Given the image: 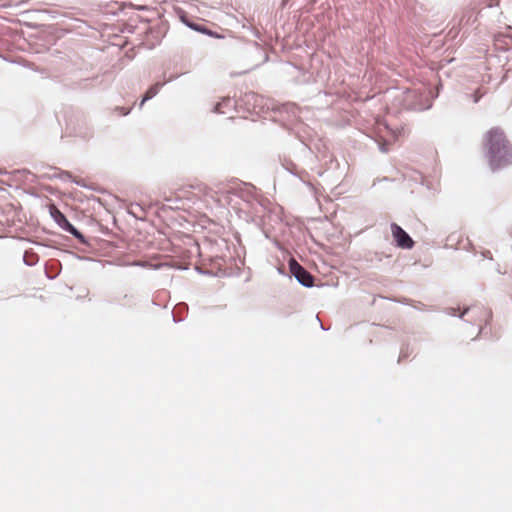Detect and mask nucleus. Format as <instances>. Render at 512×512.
<instances>
[{
    "label": "nucleus",
    "instance_id": "nucleus-1",
    "mask_svg": "<svg viewBox=\"0 0 512 512\" xmlns=\"http://www.w3.org/2000/svg\"><path fill=\"white\" fill-rule=\"evenodd\" d=\"M484 147L485 156L493 172L512 164V150L501 128L494 127L486 133Z\"/></svg>",
    "mask_w": 512,
    "mask_h": 512
},
{
    "label": "nucleus",
    "instance_id": "nucleus-2",
    "mask_svg": "<svg viewBox=\"0 0 512 512\" xmlns=\"http://www.w3.org/2000/svg\"><path fill=\"white\" fill-rule=\"evenodd\" d=\"M49 213L56 224L65 232L73 235L80 243L89 245L88 239L80 232L55 205L49 207Z\"/></svg>",
    "mask_w": 512,
    "mask_h": 512
},
{
    "label": "nucleus",
    "instance_id": "nucleus-3",
    "mask_svg": "<svg viewBox=\"0 0 512 512\" xmlns=\"http://www.w3.org/2000/svg\"><path fill=\"white\" fill-rule=\"evenodd\" d=\"M288 266L289 278L294 277L300 285L306 288H311L315 285L313 275L306 268L300 265L294 257H290Z\"/></svg>",
    "mask_w": 512,
    "mask_h": 512
},
{
    "label": "nucleus",
    "instance_id": "nucleus-4",
    "mask_svg": "<svg viewBox=\"0 0 512 512\" xmlns=\"http://www.w3.org/2000/svg\"><path fill=\"white\" fill-rule=\"evenodd\" d=\"M458 309L453 307H447L443 310V312L446 315L452 316V317H458L462 320H464V317L469 314H473L471 318L465 320V322L470 323L472 325H476L479 321L478 316H482L484 314H487L490 317V313L484 310L483 308L477 307V306H468L465 307L460 313L457 312Z\"/></svg>",
    "mask_w": 512,
    "mask_h": 512
},
{
    "label": "nucleus",
    "instance_id": "nucleus-5",
    "mask_svg": "<svg viewBox=\"0 0 512 512\" xmlns=\"http://www.w3.org/2000/svg\"><path fill=\"white\" fill-rule=\"evenodd\" d=\"M392 237L397 247L401 249H412L415 245L414 240L411 236L397 223H391L390 225Z\"/></svg>",
    "mask_w": 512,
    "mask_h": 512
},
{
    "label": "nucleus",
    "instance_id": "nucleus-6",
    "mask_svg": "<svg viewBox=\"0 0 512 512\" xmlns=\"http://www.w3.org/2000/svg\"><path fill=\"white\" fill-rule=\"evenodd\" d=\"M181 22L188 28L193 31L199 32L201 34L208 33V27L205 24L199 23L193 19H191L186 13L182 12L180 14Z\"/></svg>",
    "mask_w": 512,
    "mask_h": 512
},
{
    "label": "nucleus",
    "instance_id": "nucleus-7",
    "mask_svg": "<svg viewBox=\"0 0 512 512\" xmlns=\"http://www.w3.org/2000/svg\"><path fill=\"white\" fill-rule=\"evenodd\" d=\"M166 84V82H156L155 84L151 85L148 90L146 91V93L144 94V96L142 97L140 103H139V108L141 109L143 107V105L145 104V102H147L148 100L152 99L153 97H155L160 89Z\"/></svg>",
    "mask_w": 512,
    "mask_h": 512
},
{
    "label": "nucleus",
    "instance_id": "nucleus-8",
    "mask_svg": "<svg viewBox=\"0 0 512 512\" xmlns=\"http://www.w3.org/2000/svg\"><path fill=\"white\" fill-rule=\"evenodd\" d=\"M53 169L55 170V172L51 175H48L47 176L48 179H56L57 178L63 182L72 181L79 186H83L79 181L73 179L72 174L69 171L60 170L58 168H53Z\"/></svg>",
    "mask_w": 512,
    "mask_h": 512
},
{
    "label": "nucleus",
    "instance_id": "nucleus-9",
    "mask_svg": "<svg viewBox=\"0 0 512 512\" xmlns=\"http://www.w3.org/2000/svg\"><path fill=\"white\" fill-rule=\"evenodd\" d=\"M61 270V264L59 261L52 260L45 266L46 277L50 280L55 279Z\"/></svg>",
    "mask_w": 512,
    "mask_h": 512
},
{
    "label": "nucleus",
    "instance_id": "nucleus-10",
    "mask_svg": "<svg viewBox=\"0 0 512 512\" xmlns=\"http://www.w3.org/2000/svg\"><path fill=\"white\" fill-rule=\"evenodd\" d=\"M39 261V256L32 250H26L23 255V262L29 267L35 266Z\"/></svg>",
    "mask_w": 512,
    "mask_h": 512
},
{
    "label": "nucleus",
    "instance_id": "nucleus-11",
    "mask_svg": "<svg viewBox=\"0 0 512 512\" xmlns=\"http://www.w3.org/2000/svg\"><path fill=\"white\" fill-rule=\"evenodd\" d=\"M408 107L410 110L414 111H425L429 110L432 107V101L426 98L425 104L410 103L408 104Z\"/></svg>",
    "mask_w": 512,
    "mask_h": 512
},
{
    "label": "nucleus",
    "instance_id": "nucleus-12",
    "mask_svg": "<svg viewBox=\"0 0 512 512\" xmlns=\"http://www.w3.org/2000/svg\"><path fill=\"white\" fill-rule=\"evenodd\" d=\"M286 170H287L290 174H292V175H294V176L299 177L302 181H304V176H306V175H307V172H305V171H299V170H298V167H297L295 164H293V163H291V164L287 165V166H286Z\"/></svg>",
    "mask_w": 512,
    "mask_h": 512
},
{
    "label": "nucleus",
    "instance_id": "nucleus-13",
    "mask_svg": "<svg viewBox=\"0 0 512 512\" xmlns=\"http://www.w3.org/2000/svg\"><path fill=\"white\" fill-rule=\"evenodd\" d=\"M232 104H233V101L231 98H225V99H223L222 102H219L214 106V111L216 113H224V111H222V107H228V106H231Z\"/></svg>",
    "mask_w": 512,
    "mask_h": 512
},
{
    "label": "nucleus",
    "instance_id": "nucleus-14",
    "mask_svg": "<svg viewBox=\"0 0 512 512\" xmlns=\"http://www.w3.org/2000/svg\"><path fill=\"white\" fill-rule=\"evenodd\" d=\"M339 167H340L339 162L336 159H331L329 167L326 170H324L323 172H320L319 176H324V175L328 176L330 170H333L334 168L339 169Z\"/></svg>",
    "mask_w": 512,
    "mask_h": 512
},
{
    "label": "nucleus",
    "instance_id": "nucleus-15",
    "mask_svg": "<svg viewBox=\"0 0 512 512\" xmlns=\"http://www.w3.org/2000/svg\"><path fill=\"white\" fill-rule=\"evenodd\" d=\"M205 35H208L209 37H212V38H217V39H221V38H224L223 35L219 34L218 32L216 31H212L208 28V33H204Z\"/></svg>",
    "mask_w": 512,
    "mask_h": 512
},
{
    "label": "nucleus",
    "instance_id": "nucleus-16",
    "mask_svg": "<svg viewBox=\"0 0 512 512\" xmlns=\"http://www.w3.org/2000/svg\"><path fill=\"white\" fill-rule=\"evenodd\" d=\"M116 110H117V111L119 112V114H120V115H122V116H127V115L130 113V111H131V109H130V108H129V109H127V108H124V107H117V108H116Z\"/></svg>",
    "mask_w": 512,
    "mask_h": 512
},
{
    "label": "nucleus",
    "instance_id": "nucleus-17",
    "mask_svg": "<svg viewBox=\"0 0 512 512\" xmlns=\"http://www.w3.org/2000/svg\"><path fill=\"white\" fill-rule=\"evenodd\" d=\"M471 97H472L474 103H478L482 97V94H480L478 91H476L471 95Z\"/></svg>",
    "mask_w": 512,
    "mask_h": 512
},
{
    "label": "nucleus",
    "instance_id": "nucleus-18",
    "mask_svg": "<svg viewBox=\"0 0 512 512\" xmlns=\"http://www.w3.org/2000/svg\"><path fill=\"white\" fill-rule=\"evenodd\" d=\"M379 150L382 152V153H387L389 151L388 149V143H380L379 144Z\"/></svg>",
    "mask_w": 512,
    "mask_h": 512
},
{
    "label": "nucleus",
    "instance_id": "nucleus-19",
    "mask_svg": "<svg viewBox=\"0 0 512 512\" xmlns=\"http://www.w3.org/2000/svg\"><path fill=\"white\" fill-rule=\"evenodd\" d=\"M196 270L198 273L203 274V275H213V273L208 270H203L201 268H196Z\"/></svg>",
    "mask_w": 512,
    "mask_h": 512
},
{
    "label": "nucleus",
    "instance_id": "nucleus-20",
    "mask_svg": "<svg viewBox=\"0 0 512 512\" xmlns=\"http://www.w3.org/2000/svg\"><path fill=\"white\" fill-rule=\"evenodd\" d=\"M278 273L281 274V275H284V276H288L289 274H287L284 270V267H279L277 269Z\"/></svg>",
    "mask_w": 512,
    "mask_h": 512
},
{
    "label": "nucleus",
    "instance_id": "nucleus-21",
    "mask_svg": "<svg viewBox=\"0 0 512 512\" xmlns=\"http://www.w3.org/2000/svg\"><path fill=\"white\" fill-rule=\"evenodd\" d=\"M405 357H407V353L404 351V349H401L400 357H399L398 362H399L402 358H405Z\"/></svg>",
    "mask_w": 512,
    "mask_h": 512
},
{
    "label": "nucleus",
    "instance_id": "nucleus-22",
    "mask_svg": "<svg viewBox=\"0 0 512 512\" xmlns=\"http://www.w3.org/2000/svg\"><path fill=\"white\" fill-rule=\"evenodd\" d=\"M508 41L506 42L507 45H512V34L507 36Z\"/></svg>",
    "mask_w": 512,
    "mask_h": 512
},
{
    "label": "nucleus",
    "instance_id": "nucleus-23",
    "mask_svg": "<svg viewBox=\"0 0 512 512\" xmlns=\"http://www.w3.org/2000/svg\"><path fill=\"white\" fill-rule=\"evenodd\" d=\"M178 308H183V309L187 310L188 306L185 303H180V304H178Z\"/></svg>",
    "mask_w": 512,
    "mask_h": 512
},
{
    "label": "nucleus",
    "instance_id": "nucleus-24",
    "mask_svg": "<svg viewBox=\"0 0 512 512\" xmlns=\"http://www.w3.org/2000/svg\"><path fill=\"white\" fill-rule=\"evenodd\" d=\"M176 78H178V75H175V76H174V75H171V77H170L167 81H165V82H166V83H167V82H171V81H173V80H174V79H176Z\"/></svg>",
    "mask_w": 512,
    "mask_h": 512
},
{
    "label": "nucleus",
    "instance_id": "nucleus-25",
    "mask_svg": "<svg viewBox=\"0 0 512 512\" xmlns=\"http://www.w3.org/2000/svg\"><path fill=\"white\" fill-rule=\"evenodd\" d=\"M482 331H483V327H482V326H480V327H479L478 334H477V336H476L475 338H473V340H476V339L478 338L479 334H481V333H482Z\"/></svg>",
    "mask_w": 512,
    "mask_h": 512
},
{
    "label": "nucleus",
    "instance_id": "nucleus-26",
    "mask_svg": "<svg viewBox=\"0 0 512 512\" xmlns=\"http://www.w3.org/2000/svg\"><path fill=\"white\" fill-rule=\"evenodd\" d=\"M173 320L175 323L182 321V319H177L174 314H173Z\"/></svg>",
    "mask_w": 512,
    "mask_h": 512
},
{
    "label": "nucleus",
    "instance_id": "nucleus-27",
    "mask_svg": "<svg viewBox=\"0 0 512 512\" xmlns=\"http://www.w3.org/2000/svg\"><path fill=\"white\" fill-rule=\"evenodd\" d=\"M320 326H321V329H322V330H327V329L325 328V326H323V324H322L321 322H320Z\"/></svg>",
    "mask_w": 512,
    "mask_h": 512
},
{
    "label": "nucleus",
    "instance_id": "nucleus-28",
    "mask_svg": "<svg viewBox=\"0 0 512 512\" xmlns=\"http://www.w3.org/2000/svg\"><path fill=\"white\" fill-rule=\"evenodd\" d=\"M341 175H342V173L338 174L335 180L339 179L341 177Z\"/></svg>",
    "mask_w": 512,
    "mask_h": 512
},
{
    "label": "nucleus",
    "instance_id": "nucleus-29",
    "mask_svg": "<svg viewBox=\"0 0 512 512\" xmlns=\"http://www.w3.org/2000/svg\"><path fill=\"white\" fill-rule=\"evenodd\" d=\"M267 60H268V55H267V54H265V59H264V61H267Z\"/></svg>",
    "mask_w": 512,
    "mask_h": 512
}]
</instances>
